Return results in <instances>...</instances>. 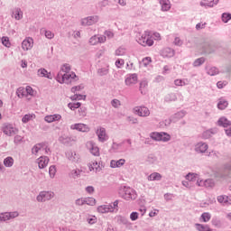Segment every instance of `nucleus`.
Listing matches in <instances>:
<instances>
[{"label": "nucleus", "mask_w": 231, "mask_h": 231, "mask_svg": "<svg viewBox=\"0 0 231 231\" xmlns=\"http://www.w3.org/2000/svg\"><path fill=\"white\" fill-rule=\"evenodd\" d=\"M119 196L120 198H123V199H125L126 201H129V199H136L137 198L136 191L131 189V187H127V186L120 187Z\"/></svg>", "instance_id": "nucleus-1"}, {"label": "nucleus", "mask_w": 231, "mask_h": 231, "mask_svg": "<svg viewBox=\"0 0 231 231\" xmlns=\"http://www.w3.org/2000/svg\"><path fill=\"white\" fill-rule=\"evenodd\" d=\"M150 136L155 142H169L171 140V134L165 132H153Z\"/></svg>", "instance_id": "nucleus-2"}, {"label": "nucleus", "mask_w": 231, "mask_h": 231, "mask_svg": "<svg viewBox=\"0 0 231 231\" xmlns=\"http://www.w3.org/2000/svg\"><path fill=\"white\" fill-rule=\"evenodd\" d=\"M136 42L141 44V46H152L154 41L150 38L148 34L138 33L136 35Z\"/></svg>", "instance_id": "nucleus-3"}, {"label": "nucleus", "mask_w": 231, "mask_h": 231, "mask_svg": "<svg viewBox=\"0 0 231 231\" xmlns=\"http://www.w3.org/2000/svg\"><path fill=\"white\" fill-rule=\"evenodd\" d=\"M54 196L55 193L53 191H41L36 199L39 203H44L45 201H50Z\"/></svg>", "instance_id": "nucleus-4"}, {"label": "nucleus", "mask_w": 231, "mask_h": 231, "mask_svg": "<svg viewBox=\"0 0 231 231\" xmlns=\"http://www.w3.org/2000/svg\"><path fill=\"white\" fill-rule=\"evenodd\" d=\"M100 17L98 15H92L83 18L81 20V26H93L98 23Z\"/></svg>", "instance_id": "nucleus-5"}, {"label": "nucleus", "mask_w": 231, "mask_h": 231, "mask_svg": "<svg viewBox=\"0 0 231 231\" xmlns=\"http://www.w3.org/2000/svg\"><path fill=\"white\" fill-rule=\"evenodd\" d=\"M77 79H78V77H77V74H75V72H71V74L65 73V74L61 75L62 84H71V81L77 80Z\"/></svg>", "instance_id": "nucleus-6"}, {"label": "nucleus", "mask_w": 231, "mask_h": 231, "mask_svg": "<svg viewBox=\"0 0 231 231\" xmlns=\"http://www.w3.org/2000/svg\"><path fill=\"white\" fill-rule=\"evenodd\" d=\"M134 112L138 116H149L151 115V111L146 106H136L134 108Z\"/></svg>", "instance_id": "nucleus-7"}, {"label": "nucleus", "mask_w": 231, "mask_h": 231, "mask_svg": "<svg viewBox=\"0 0 231 231\" xmlns=\"http://www.w3.org/2000/svg\"><path fill=\"white\" fill-rule=\"evenodd\" d=\"M17 128L14 127L12 125H5L3 127V133L7 136H14V134H17Z\"/></svg>", "instance_id": "nucleus-8"}, {"label": "nucleus", "mask_w": 231, "mask_h": 231, "mask_svg": "<svg viewBox=\"0 0 231 231\" xmlns=\"http://www.w3.org/2000/svg\"><path fill=\"white\" fill-rule=\"evenodd\" d=\"M70 129L80 131L81 133H88L89 131V127L85 124H74L70 125Z\"/></svg>", "instance_id": "nucleus-9"}, {"label": "nucleus", "mask_w": 231, "mask_h": 231, "mask_svg": "<svg viewBox=\"0 0 231 231\" xmlns=\"http://www.w3.org/2000/svg\"><path fill=\"white\" fill-rule=\"evenodd\" d=\"M208 150V144L207 143L199 142L195 145V151L199 153L207 152Z\"/></svg>", "instance_id": "nucleus-10"}, {"label": "nucleus", "mask_w": 231, "mask_h": 231, "mask_svg": "<svg viewBox=\"0 0 231 231\" xmlns=\"http://www.w3.org/2000/svg\"><path fill=\"white\" fill-rule=\"evenodd\" d=\"M22 48L25 51H28V50H32V48H33V39L29 37L23 40L22 42Z\"/></svg>", "instance_id": "nucleus-11"}, {"label": "nucleus", "mask_w": 231, "mask_h": 231, "mask_svg": "<svg viewBox=\"0 0 231 231\" xmlns=\"http://www.w3.org/2000/svg\"><path fill=\"white\" fill-rule=\"evenodd\" d=\"M213 134H217V128H210L208 130H206L202 133V138L204 140H208L209 138H212Z\"/></svg>", "instance_id": "nucleus-12"}, {"label": "nucleus", "mask_w": 231, "mask_h": 231, "mask_svg": "<svg viewBox=\"0 0 231 231\" xmlns=\"http://www.w3.org/2000/svg\"><path fill=\"white\" fill-rule=\"evenodd\" d=\"M50 163V158L48 156H41L38 158V167L39 169H45Z\"/></svg>", "instance_id": "nucleus-13"}, {"label": "nucleus", "mask_w": 231, "mask_h": 231, "mask_svg": "<svg viewBox=\"0 0 231 231\" xmlns=\"http://www.w3.org/2000/svg\"><path fill=\"white\" fill-rule=\"evenodd\" d=\"M217 125L219 127H224L226 129L227 127H231V121L228 120L226 117L222 116L217 120Z\"/></svg>", "instance_id": "nucleus-14"}, {"label": "nucleus", "mask_w": 231, "mask_h": 231, "mask_svg": "<svg viewBox=\"0 0 231 231\" xmlns=\"http://www.w3.org/2000/svg\"><path fill=\"white\" fill-rule=\"evenodd\" d=\"M125 82L126 86H133V84H135L136 82H138V75L130 74L129 76L126 77Z\"/></svg>", "instance_id": "nucleus-15"}, {"label": "nucleus", "mask_w": 231, "mask_h": 231, "mask_svg": "<svg viewBox=\"0 0 231 231\" xmlns=\"http://www.w3.org/2000/svg\"><path fill=\"white\" fill-rule=\"evenodd\" d=\"M217 3H219V0H203L200 2V6H205V8H214Z\"/></svg>", "instance_id": "nucleus-16"}, {"label": "nucleus", "mask_w": 231, "mask_h": 231, "mask_svg": "<svg viewBox=\"0 0 231 231\" xmlns=\"http://www.w3.org/2000/svg\"><path fill=\"white\" fill-rule=\"evenodd\" d=\"M197 185L198 187H209L210 189H212V187H214L215 183H214V180L212 179H208L205 181L203 180H197Z\"/></svg>", "instance_id": "nucleus-17"}, {"label": "nucleus", "mask_w": 231, "mask_h": 231, "mask_svg": "<svg viewBox=\"0 0 231 231\" xmlns=\"http://www.w3.org/2000/svg\"><path fill=\"white\" fill-rule=\"evenodd\" d=\"M97 212L100 214H107V212H113V205H103L97 208Z\"/></svg>", "instance_id": "nucleus-18"}, {"label": "nucleus", "mask_w": 231, "mask_h": 231, "mask_svg": "<svg viewBox=\"0 0 231 231\" xmlns=\"http://www.w3.org/2000/svg\"><path fill=\"white\" fill-rule=\"evenodd\" d=\"M162 12H169L171 10V1L170 0H160L159 1Z\"/></svg>", "instance_id": "nucleus-19"}, {"label": "nucleus", "mask_w": 231, "mask_h": 231, "mask_svg": "<svg viewBox=\"0 0 231 231\" xmlns=\"http://www.w3.org/2000/svg\"><path fill=\"white\" fill-rule=\"evenodd\" d=\"M66 158H68V160H69V162H79V155H77V152H73V151H69L66 153Z\"/></svg>", "instance_id": "nucleus-20"}, {"label": "nucleus", "mask_w": 231, "mask_h": 231, "mask_svg": "<svg viewBox=\"0 0 231 231\" xmlns=\"http://www.w3.org/2000/svg\"><path fill=\"white\" fill-rule=\"evenodd\" d=\"M185 115H187V112L181 110L180 112H177L176 114H174L171 118H172V122L176 123L178 122V120H181V118H183L185 116Z\"/></svg>", "instance_id": "nucleus-21"}, {"label": "nucleus", "mask_w": 231, "mask_h": 231, "mask_svg": "<svg viewBox=\"0 0 231 231\" xmlns=\"http://www.w3.org/2000/svg\"><path fill=\"white\" fill-rule=\"evenodd\" d=\"M59 142H60V143H62L63 145L69 146L71 145V142H73V139L71 137L63 135L60 137Z\"/></svg>", "instance_id": "nucleus-22"}, {"label": "nucleus", "mask_w": 231, "mask_h": 231, "mask_svg": "<svg viewBox=\"0 0 231 231\" xmlns=\"http://www.w3.org/2000/svg\"><path fill=\"white\" fill-rule=\"evenodd\" d=\"M44 147H46V143H37L32 148V153L37 154V152H39L41 149H44Z\"/></svg>", "instance_id": "nucleus-23"}, {"label": "nucleus", "mask_w": 231, "mask_h": 231, "mask_svg": "<svg viewBox=\"0 0 231 231\" xmlns=\"http://www.w3.org/2000/svg\"><path fill=\"white\" fill-rule=\"evenodd\" d=\"M147 180H148V181H160V180H162V174H160L158 172L151 173L148 176Z\"/></svg>", "instance_id": "nucleus-24"}, {"label": "nucleus", "mask_w": 231, "mask_h": 231, "mask_svg": "<svg viewBox=\"0 0 231 231\" xmlns=\"http://www.w3.org/2000/svg\"><path fill=\"white\" fill-rule=\"evenodd\" d=\"M97 134L99 142L106 141V128H100L99 130H97Z\"/></svg>", "instance_id": "nucleus-25"}, {"label": "nucleus", "mask_w": 231, "mask_h": 231, "mask_svg": "<svg viewBox=\"0 0 231 231\" xmlns=\"http://www.w3.org/2000/svg\"><path fill=\"white\" fill-rule=\"evenodd\" d=\"M176 100H178V97L176 96V93H170L164 97L165 102H176Z\"/></svg>", "instance_id": "nucleus-26"}, {"label": "nucleus", "mask_w": 231, "mask_h": 231, "mask_svg": "<svg viewBox=\"0 0 231 231\" xmlns=\"http://www.w3.org/2000/svg\"><path fill=\"white\" fill-rule=\"evenodd\" d=\"M13 15H14L15 21H21V19H23V11L21 8L17 7L13 12Z\"/></svg>", "instance_id": "nucleus-27"}, {"label": "nucleus", "mask_w": 231, "mask_h": 231, "mask_svg": "<svg viewBox=\"0 0 231 231\" xmlns=\"http://www.w3.org/2000/svg\"><path fill=\"white\" fill-rule=\"evenodd\" d=\"M203 51H204V53L210 54V53H214L215 49L213 48L212 43H205L203 46Z\"/></svg>", "instance_id": "nucleus-28"}, {"label": "nucleus", "mask_w": 231, "mask_h": 231, "mask_svg": "<svg viewBox=\"0 0 231 231\" xmlns=\"http://www.w3.org/2000/svg\"><path fill=\"white\" fill-rule=\"evenodd\" d=\"M186 180H188L189 183H192L193 181H196V183H198V181H199V180H198V174L194 173H188L186 175Z\"/></svg>", "instance_id": "nucleus-29"}, {"label": "nucleus", "mask_w": 231, "mask_h": 231, "mask_svg": "<svg viewBox=\"0 0 231 231\" xmlns=\"http://www.w3.org/2000/svg\"><path fill=\"white\" fill-rule=\"evenodd\" d=\"M205 57L198 58L197 60H194L193 62V67L194 68H199V66H203L205 64Z\"/></svg>", "instance_id": "nucleus-30"}, {"label": "nucleus", "mask_w": 231, "mask_h": 231, "mask_svg": "<svg viewBox=\"0 0 231 231\" xmlns=\"http://www.w3.org/2000/svg\"><path fill=\"white\" fill-rule=\"evenodd\" d=\"M217 107L222 111L224 109H226V107H228V101H226V99H219L217 103Z\"/></svg>", "instance_id": "nucleus-31"}, {"label": "nucleus", "mask_w": 231, "mask_h": 231, "mask_svg": "<svg viewBox=\"0 0 231 231\" xmlns=\"http://www.w3.org/2000/svg\"><path fill=\"white\" fill-rule=\"evenodd\" d=\"M16 95L18 98H23L26 97V89L24 88V87L18 88L16 90Z\"/></svg>", "instance_id": "nucleus-32"}, {"label": "nucleus", "mask_w": 231, "mask_h": 231, "mask_svg": "<svg viewBox=\"0 0 231 231\" xmlns=\"http://www.w3.org/2000/svg\"><path fill=\"white\" fill-rule=\"evenodd\" d=\"M218 203H221L222 205H228V196L226 195H220L217 198Z\"/></svg>", "instance_id": "nucleus-33"}, {"label": "nucleus", "mask_w": 231, "mask_h": 231, "mask_svg": "<svg viewBox=\"0 0 231 231\" xmlns=\"http://www.w3.org/2000/svg\"><path fill=\"white\" fill-rule=\"evenodd\" d=\"M211 223L213 226H216V228H221V226H223L221 220L216 217L212 218Z\"/></svg>", "instance_id": "nucleus-34"}, {"label": "nucleus", "mask_w": 231, "mask_h": 231, "mask_svg": "<svg viewBox=\"0 0 231 231\" xmlns=\"http://www.w3.org/2000/svg\"><path fill=\"white\" fill-rule=\"evenodd\" d=\"M195 226L197 228V230L199 231H210V227L208 226V225H203V224H195Z\"/></svg>", "instance_id": "nucleus-35"}, {"label": "nucleus", "mask_w": 231, "mask_h": 231, "mask_svg": "<svg viewBox=\"0 0 231 231\" xmlns=\"http://www.w3.org/2000/svg\"><path fill=\"white\" fill-rule=\"evenodd\" d=\"M207 73H208V75H210L211 77H214L215 75L219 74V69H217L216 67H211V68L208 69Z\"/></svg>", "instance_id": "nucleus-36"}, {"label": "nucleus", "mask_w": 231, "mask_h": 231, "mask_svg": "<svg viewBox=\"0 0 231 231\" xmlns=\"http://www.w3.org/2000/svg\"><path fill=\"white\" fill-rule=\"evenodd\" d=\"M109 73V67H104L97 69V75L99 77H104Z\"/></svg>", "instance_id": "nucleus-37"}, {"label": "nucleus", "mask_w": 231, "mask_h": 231, "mask_svg": "<svg viewBox=\"0 0 231 231\" xmlns=\"http://www.w3.org/2000/svg\"><path fill=\"white\" fill-rule=\"evenodd\" d=\"M4 165L5 167H14V158L13 157H6L4 160Z\"/></svg>", "instance_id": "nucleus-38"}, {"label": "nucleus", "mask_w": 231, "mask_h": 231, "mask_svg": "<svg viewBox=\"0 0 231 231\" xmlns=\"http://www.w3.org/2000/svg\"><path fill=\"white\" fill-rule=\"evenodd\" d=\"M80 106H82L80 102L68 104V107L69 109H71V111H75V109H79Z\"/></svg>", "instance_id": "nucleus-39"}, {"label": "nucleus", "mask_w": 231, "mask_h": 231, "mask_svg": "<svg viewBox=\"0 0 231 231\" xmlns=\"http://www.w3.org/2000/svg\"><path fill=\"white\" fill-rule=\"evenodd\" d=\"M5 221H10L8 212L0 213V223H5Z\"/></svg>", "instance_id": "nucleus-40"}, {"label": "nucleus", "mask_w": 231, "mask_h": 231, "mask_svg": "<svg viewBox=\"0 0 231 231\" xmlns=\"http://www.w3.org/2000/svg\"><path fill=\"white\" fill-rule=\"evenodd\" d=\"M97 203V200L94 198L88 197L85 198V205H89L90 207L95 206Z\"/></svg>", "instance_id": "nucleus-41"}, {"label": "nucleus", "mask_w": 231, "mask_h": 231, "mask_svg": "<svg viewBox=\"0 0 231 231\" xmlns=\"http://www.w3.org/2000/svg\"><path fill=\"white\" fill-rule=\"evenodd\" d=\"M163 53L164 57H174V50L171 48L164 49Z\"/></svg>", "instance_id": "nucleus-42"}, {"label": "nucleus", "mask_w": 231, "mask_h": 231, "mask_svg": "<svg viewBox=\"0 0 231 231\" xmlns=\"http://www.w3.org/2000/svg\"><path fill=\"white\" fill-rule=\"evenodd\" d=\"M200 217H201L203 223H208V220L210 219V217H212V216L208 212H204V213H202Z\"/></svg>", "instance_id": "nucleus-43"}, {"label": "nucleus", "mask_w": 231, "mask_h": 231, "mask_svg": "<svg viewBox=\"0 0 231 231\" xmlns=\"http://www.w3.org/2000/svg\"><path fill=\"white\" fill-rule=\"evenodd\" d=\"M106 6H109V0H103L97 4V8H100V10H104Z\"/></svg>", "instance_id": "nucleus-44"}, {"label": "nucleus", "mask_w": 231, "mask_h": 231, "mask_svg": "<svg viewBox=\"0 0 231 231\" xmlns=\"http://www.w3.org/2000/svg\"><path fill=\"white\" fill-rule=\"evenodd\" d=\"M2 44L4 46H5V48H10V46L12 45L10 43V38H8L7 36H3L2 37Z\"/></svg>", "instance_id": "nucleus-45"}, {"label": "nucleus", "mask_w": 231, "mask_h": 231, "mask_svg": "<svg viewBox=\"0 0 231 231\" xmlns=\"http://www.w3.org/2000/svg\"><path fill=\"white\" fill-rule=\"evenodd\" d=\"M82 171L80 170H73L71 172H70V176L71 178H73L74 180H77V178H80V173Z\"/></svg>", "instance_id": "nucleus-46"}, {"label": "nucleus", "mask_w": 231, "mask_h": 231, "mask_svg": "<svg viewBox=\"0 0 231 231\" xmlns=\"http://www.w3.org/2000/svg\"><path fill=\"white\" fill-rule=\"evenodd\" d=\"M221 19L224 23H228L231 20V14L230 13H223Z\"/></svg>", "instance_id": "nucleus-47"}, {"label": "nucleus", "mask_w": 231, "mask_h": 231, "mask_svg": "<svg viewBox=\"0 0 231 231\" xmlns=\"http://www.w3.org/2000/svg\"><path fill=\"white\" fill-rule=\"evenodd\" d=\"M125 48L119 47L117 50H116V55L117 57H122L123 55H125Z\"/></svg>", "instance_id": "nucleus-48"}, {"label": "nucleus", "mask_w": 231, "mask_h": 231, "mask_svg": "<svg viewBox=\"0 0 231 231\" xmlns=\"http://www.w3.org/2000/svg\"><path fill=\"white\" fill-rule=\"evenodd\" d=\"M70 100H86V96L80 94H75L70 97Z\"/></svg>", "instance_id": "nucleus-49"}, {"label": "nucleus", "mask_w": 231, "mask_h": 231, "mask_svg": "<svg viewBox=\"0 0 231 231\" xmlns=\"http://www.w3.org/2000/svg\"><path fill=\"white\" fill-rule=\"evenodd\" d=\"M56 172H57V169L55 168V165H51L49 168V174H50L51 178H55Z\"/></svg>", "instance_id": "nucleus-50"}, {"label": "nucleus", "mask_w": 231, "mask_h": 231, "mask_svg": "<svg viewBox=\"0 0 231 231\" xmlns=\"http://www.w3.org/2000/svg\"><path fill=\"white\" fill-rule=\"evenodd\" d=\"M89 43H90L92 46H96V44H98V36H97V35L92 36V37L89 39Z\"/></svg>", "instance_id": "nucleus-51"}, {"label": "nucleus", "mask_w": 231, "mask_h": 231, "mask_svg": "<svg viewBox=\"0 0 231 231\" xmlns=\"http://www.w3.org/2000/svg\"><path fill=\"white\" fill-rule=\"evenodd\" d=\"M119 222L122 224V225H125V226H131V222H129V220L124 217H121L119 218Z\"/></svg>", "instance_id": "nucleus-52"}, {"label": "nucleus", "mask_w": 231, "mask_h": 231, "mask_svg": "<svg viewBox=\"0 0 231 231\" xmlns=\"http://www.w3.org/2000/svg\"><path fill=\"white\" fill-rule=\"evenodd\" d=\"M46 73H48V70L43 68L38 69V72H37L38 77H44V79H46Z\"/></svg>", "instance_id": "nucleus-53"}, {"label": "nucleus", "mask_w": 231, "mask_h": 231, "mask_svg": "<svg viewBox=\"0 0 231 231\" xmlns=\"http://www.w3.org/2000/svg\"><path fill=\"white\" fill-rule=\"evenodd\" d=\"M90 152L91 154H93V156H98V154H100L99 149L97 146H92L90 149Z\"/></svg>", "instance_id": "nucleus-54"}, {"label": "nucleus", "mask_w": 231, "mask_h": 231, "mask_svg": "<svg viewBox=\"0 0 231 231\" xmlns=\"http://www.w3.org/2000/svg\"><path fill=\"white\" fill-rule=\"evenodd\" d=\"M71 70V67L69 66V64L65 63L62 67H61V71L63 73H69V71Z\"/></svg>", "instance_id": "nucleus-55"}, {"label": "nucleus", "mask_w": 231, "mask_h": 231, "mask_svg": "<svg viewBox=\"0 0 231 231\" xmlns=\"http://www.w3.org/2000/svg\"><path fill=\"white\" fill-rule=\"evenodd\" d=\"M147 88V81L143 80L140 82L139 91L143 95V88Z\"/></svg>", "instance_id": "nucleus-56"}, {"label": "nucleus", "mask_w": 231, "mask_h": 231, "mask_svg": "<svg viewBox=\"0 0 231 231\" xmlns=\"http://www.w3.org/2000/svg\"><path fill=\"white\" fill-rule=\"evenodd\" d=\"M87 111L86 106H79V113L80 116H86V115H88Z\"/></svg>", "instance_id": "nucleus-57"}, {"label": "nucleus", "mask_w": 231, "mask_h": 231, "mask_svg": "<svg viewBox=\"0 0 231 231\" xmlns=\"http://www.w3.org/2000/svg\"><path fill=\"white\" fill-rule=\"evenodd\" d=\"M9 216V219H15V217H19V212L13 211V212H7Z\"/></svg>", "instance_id": "nucleus-58"}, {"label": "nucleus", "mask_w": 231, "mask_h": 231, "mask_svg": "<svg viewBox=\"0 0 231 231\" xmlns=\"http://www.w3.org/2000/svg\"><path fill=\"white\" fill-rule=\"evenodd\" d=\"M28 95L33 97V88L30 86H27L25 88V96L28 97Z\"/></svg>", "instance_id": "nucleus-59"}, {"label": "nucleus", "mask_w": 231, "mask_h": 231, "mask_svg": "<svg viewBox=\"0 0 231 231\" xmlns=\"http://www.w3.org/2000/svg\"><path fill=\"white\" fill-rule=\"evenodd\" d=\"M138 216H140V214H138V212L134 211L130 214V219L131 221H136L138 219Z\"/></svg>", "instance_id": "nucleus-60"}, {"label": "nucleus", "mask_w": 231, "mask_h": 231, "mask_svg": "<svg viewBox=\"0 0 231 231\" xmlns=\"http://www.w3.org/2000/svg\"><path fill=\"white\" fill-rule=\"evenodd\" d=\"M44 34L46 39H53L55 37V34L51 31H44Z\"/></svg>", "instance_id": "nucleus-61"}, {"label": "nucleus", "mask_w": 231, "mask_h": 231, "mask_svg": "<svg viewBox=\"0 0 231 231\" xmlns=\"http://www.w3.org/2000/svg\"><path fill=\"white\" fill-rule=\"evenodd\" d=\"M30 120H32V116L31 115H25L22 118L23 124H28V122H30Z\"/></svg>", "instance_id": "nucleus-62"}, {"label": "nucleus", "mask_w": 231, "mask_h": 231, "mask_svg": "<svg viewBox=\"0 0 231 231\" xmlns=\"http://www.w3.org/2000/svg\"><path fill=\"white\" fill-rule=\"evenodd\" d=\"M84 88V86L79 85L71 88V93H75L77 91H80Z\"/></svg>", "instance_id": "nucleus-63"}, {"label": "nucleus", "mask_w": 231, "mask_h": 231, "mask_svg": "<svg viewBox=\"0 0 231 231\" xmlns=\"http://www.w3.org/2000/svg\"><path fill=\"white\" fill-rule=\"evenodd\" d=\"M151 62H152L151 57H145L143 59V66H145V68H147V65L151 64Z\"/></svg>", "instance_id": "nucleus-64"}]
</instances>
